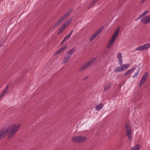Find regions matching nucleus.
Here are the masks:
<instances>
[{
	"label": "nucleus",
	"instance_id": "nucleus-1",
	"mask_svg": "<svg viewBox=\"0 0 150 150\" xmlns=\"http://www.w3.org/2000/svg\"><path fill=\"white\" fill-rule=\"evenodd\" d=\"M21 124L18 123H15L8 127L5 130L0 131V139L8 134V137L10 139L12 137L19 129Z\"/></svg>",
	"mask_w": 150,
	"mask_h": 150
},
{
	"label": "nucleus",
	"instance_id": "nucleus-2",
	"mask_svg": "<svg viewBox=\"0 0 150 150\" xmlns=\"http://www.w3.org/2000/svg\"><path fill=\"white\" fill-rule=\"evenodd\" d=\"M71 12L70 11H69L66 14L61 16L60 18L52 26L53 29H54L59 25L63 21L68 17L71 13Z\"/></svg>",
	"mask_w": 150,
	"mask_h": 150
},
{
	"label": "nucleus",
	"instance_id": "nucleus-3",
	"mask_svg": "<svg viewBox=\"0 0 150 150\" xmlns=\"http://www.w3.org/2000/svg\"><path fill=\"white\" fill-rule=\"evenodd\" d=\"M87 140V138L83 136H76L72 138L71 140L72 142L77 143H82Z\"/></svg>",
	"mask_w": 150,
	"mask_h": 150
},
{
	"label": "nucleus",
	"instance_id": "nucleus-4",
	"mask_svg": "<svg viewBox=\"0 0 150 150\" xmlns=\"http://www.w3.org/2000/svg\"><path fill=\"white\" fill-rule=\"evenodd\" d=\"M129 67V64H125L121 65L120 66L116 68L114 70L116 72H120L127 69Z\"/></svg>",
	"mask_w": 150,
	"mask_h": 150
},
{
	"label": "nucleus",
	"instance_id": "nucleus-5",
	"mask_svg": "<svg viewBox=\"0 0 150 150\" xmlns=\"http://www.w3.org/2000/svg\"><path fill=\"white\" fill-rule=\"evenodd\" d=\"M96 57H94L92 58L88 62L86 63L80 69V71H82L85 69L87 68L90 66L92 63L96 60Z\"/></svg>",
	"mask_w": 150,
	"mask_h": 150
},
{
	"label": "nucleus",
	"instance_id": "nucleus-6",
	"mask_svg": "<svg viewBox=\"0 0 150 150\" xmlns=\"http://www.w3.org/2000/svg\"><path fill=\"white\" fill-rule=\"evenodd\" d=\"M150 48V43L140 46L135 49V51L145 50Z\"/></svg>",
	"mask_w": 150,
	"mask_h": 150
},
{
	"label": "nucleus",
	"instance_id": "nucleus-7",
	"mask_svg": "<svg viewBox=\"0 0 150 150\" xmlns=\"http://www.w3.org/2000/svg\"><path fill=\"white\" fill-rule=\"evenodd\" d=\"M103 28V27L100 28L99 29L97 30L93 34L91 35L90 38V41L91 42L93 41L96 37L97 36L98 34L102 31Z\"/></svg>",
	"mask_w": 150,
	"mask_h": 150
},
{
	"label": "nucleus",
	"instance_id": "nucleus-8",
	"mask_svg": "<svg viewBox=\"0 0 150 150\" xmlns=\"http://www.w3.org/2000/svg\"><path fill=\"white\" fill-rule=\"evenodd\" d=\"M125 128L126 129V134L127 136L129 139L130 140L132 137V135L130 127L128 125L126 124L125 125Z\"/></svg>",
	"mask_w": 150,
	"mask_h": 150
},
{
	"label": "nucleus",
	"instance_id": "nucleus-9",
	"mask_svg": "<svg viewBox=\"0 0 150 150\" xmlns=\"http://www.w3.org/2000/svg\"><path fill=\"white\" fill-rule=\"evenodd\" d=\"M141 22L144 24H147L150 22V15L143 17L141 18Z\"/></svg>",
	"mask_w": 150,
	"mask_h": 150
},
{
	"label": "nucleus",
	"instance_id": "nucleus-10",
	"mask_svg": "<svg viewBox=\"0 0 150 150\" xmlns=\"http://www.w3.org/2000/svg\"><path fill=\"white\" fill-rule=\"evenodd\" d=\"M148 74L147 72H146L145 74L143 75L142 79L140 81L139 84L140 86H141L143 83H144L145 81L147 79V77L148 76Z\"/></svg>",
	"mask_w": 150,
	"mask_h": 150
},
{
	"label": "nucleus",
	"instance_id": "nucleus-11",
	"mask_svg": "<svg viewBox=\"0 0 150 150\" xmlns=\"http://www.w3.org/2000/svg\"><path fill=\"white\" fill-rule=\"evenodd\" d=\"M136 68L134 67H133L132 68L129 69V70L127 71L124 74V75L125 76H128L130 74L133 73V71L135 70Z\"/></svg>",
	"mask_w": 150,
	"mask_h": 150
},
{
	"label": "nucleus",
	"instance_id": "nucleus-12",
	"mask_svg": "<svg viewBox=\"0 0 150 150\" xmlns=\"http://www.w3.org/2000/svg\"><path fill=\"white\" fill-rule=\"evenodd\" d=\"M66 48V46H65L63 47H62L60 49L56 51L54 53V54L55 55H56L59 54L63 51H64Z\"/></svg>",
	"mask_w": 150,
	"mask_h": 150
},
{
	"label": "nucleus",
	"instance_id": "nucleus-13",
	"mask_svg": "<svg viewBox=\"0 0 150 150\" xmlns=\"http://www.w3.org/2000/svg\"><path fill=\"white\" fill-rule=\"evenodd\" d=\"M72 21V18L67 19L63 24L67 27L71 23Z\"/></svg>",
	"mask_w": 150,
	"mask_h": 150
},
{
	"label": "nucleus",
	"instance_id": "nucleus-14",
	"mask_svg": "<svg viewBox=\"0 0 150 150\" xmlns=\"http://www.w3.org/2000/svg\"><path fill=\"white\" fill-rule=\"evenodd\" d=\"M119 28H118L116 30L115 32L114 33L113 35L111 38L115 40L116 38L117 37L119 33Z\"/></svg>",
	"mask_w": 150,
	"mask_h": 150
},
{
	"label": "nucleus",
	"instance_id": "nucleus-15",
	"mask_svg": "<svg viewBox=\"0 0 150 150\" xmlns=\"http://www.w3.org/2000/svg\"><path fill=\"white\" fill-rule=\"evenodd\" d=\"M67 28V27L65 26L63 24L59 29V31L58 33V35L60 34L62 32Z\"/></svg>",
	"mask_w": 150,
	"mask_h": 150
},
{
	"label": "nucleus",
	"instance_id": "nucleus-16",
	"mask_svg": "<svg viewBox=\"0 0 150 150\" xmlns=\"http://www.w3.org/2000/svg\"><path fill=\"white\" fill-rule=\"evenodd\" d=\"M149 11L148 10H147L144 12L143 13L141 14L139 16V17L137 19L135 20V21H137L140 18H142L144 16L146 15L147 13L149 12Z\"/></svg>",
	"mask_w": 150,
	"mask_h": 150
},
{
	"label": "nucleus",
	"instance_id": "nucleus-17",
	"mask_svg": "<svg viewBox=\"0 0 150 150\" xmlns=\"http://www.w3.org/2000/svg\"><path fill=\"white\" fill-rule=\"evenodd\" d=\"M115 40L111 38V39L109 41L108 44L107 45V47L109 49L110 48L114 42Z\"/></svg>",
	"mask_w": 150,
	"mask_h": 150
},
{
	"label": "nucleus",
	"instance_id": "nucleus-18",
	"mask_svg": "<svg viewBox=\"0 0 150 150\" xmlns=\"http://www.w3.org/2000/svg\"><path fill=\"white\" fill-rule=\"evenodd\" d=\"M70 56L65 55L63 59V63L66 64L67 63L70 59Z\"/></svg>",
	"mask_w": 150,
	"mask_h": 150
},
{
	"label": "nucleus",
	"instance_id": "nucleus-19",
	"mask_svg": "<svg viewBox=\"0 0 150 150\" xmlns=\"http://www.w3.org/2000/svg\"><path fill=\"white\" fill-rule=\"evenodd\" d=\"M103 104H99L96 106V109L98 111L100 110L102 108Z\"/></svg>",
	"mask_w": 150,
	"mask_h": 150
},
{
	"label": "nucleus",
	"instance_id": "nucleus-20",
	"mask_svg": "<svg viewBox=\"0 0 150 150\" xmlns=\"http://www.w3.org/2000/svg\"><path fill=\"white\" fill-rule=\"evenodd\" d=\"M98 0H93L90 4L88 6V8L90 9L93 6L94 4Z\"/></svg>",
	"mask_w": 150,
	"mask_h": 150
},
{
	"label": "nucleus",
	"instance_id": "nucleus-21",
	"mask_svg": "<svg viewBox=\"0 0 150 150\" xmlns=\"http://www.w3.org/2000/svg\"><path fill=\"white\" fill-rule=\"evenodd\" d=\"M140 148L139 144H137L134 146L132 147L130 150H139Z\"/></svg>",
	"mask_w": 150,
	"mask_h": 150
},
{
	"label": "nucleus",
	"instance_id": "nucleus-22",
	"mask_svg": "<svg viewBox=\"0 0 150 150\" xmlns=\"http://www.w3.org/2000/svg\"><path fill=\"white\" fill-rule=\"evenodd\" d=\"M74 51V50L73 49H71L70 50L67 52V54H68V56H70V57H71V56L73 54Z\"/></svg>",
	"mask_w": 150,
	"mask_h": 150
},
{
	"label": "nucleus",
	"instance_id": "nucleus-23",
	"mask_svg": "<svg viewBox=\"0 0 150 150\" xmlns=\"http://www.w3.org/2000/svg\"><path fill=\"white\" fill-rule=\"evenodd\" d=\"M7 92V88H6L4 90L3 93L0 95V98H1L3 96H4L5 95V94Z\"/></svg>",
	"mask_w": 150,
	"mask_h": 150
},
{
	"label": "nucleus",
	"instance_id": "nucleus-24",
	"mask_svg": "<svg viewBox=\"0 0 150 150\" xmlns=\"http://www.w3.org/2000/svg\"><path fill=\"white\" fill-rule=\"evenodd\" d=\"M70 37L71 36L70 35H67L66 36L64 39L63 41H65L66 42L70 38Z\"/></svg>",
	"mask_w": 150,
	"mask_h": 150
},
{
	"label": "nucleus",
	"instance_id": "nucleus-25",
	"mask_svg": "<svg viewBox=\"0 0 150 150\" xmlns=\"http://www.w3.org/2000/svg\"><path fill=\"white\" fill-rule=\"evenodd\" d=\"M139 73V71L138 70L137 71V72L135 73L132 76V78H135L138 75Z\"/></svg>",
	"mask_w": 150,
	"mask_h": 150
},
{
	"label": "nucleus",
	"instance_id": "nucleus-26",
	"mask_svg": "<svg viewBox=\"0 0 150 150\" xmlns=\"http://www.w3.org/2000/svg\"><path fill=\"white\" fill-rule=\"evenodd\" d=\"M111 87L110 84H108L104 88V90L105 91H107L108 89H109Z\"/></svg>",
	"mask_w": 150,
	"mask_h": 150
},
{
	"label": "nucleus",
	"instance_id": "nucleus-27",
	"mask_svg": "<svg viewBox=\"0 0 150 150\" xmlns=\"http://www.w3.org/2000/svg\"><path fill=\"white\" fill-rule=\"evenodd\" d=\"M119 64L120 65H122V58L118 59Z\"/></svg>",
	"mask_w": 150,
	"mask_h": 150
},
{
	"label": "nucleus",
	"instance_id": "nucleus-28",
	"mask_svg": "<svg viewBox=\"0 0 150 150\" xmlns=\"http://www.w3.org/2000/svg\"><path fill=\"white\" fill-rule=\"evenodd\" d=\"M117 57L118 59L122 58L121 54L120 53H118L117 54Z\"/></svg>",
	"mask_w": 150,
	"mask_h": 150
},
{
	"label": "nucleus",
	"instance_id": "nucleus-29",
	"mask_svg": "<svg viewBox=\"0 0 150 150\" xmlns=\"http://www.w3.org/2000/svg\"><path fill=\"white\" fill-rule=\"evenodd\" d=\"M73 32H74L73 30H72L69 35H70L71 36V35H72V34Z\"/></svg>",
	"mask_w": 150,
	"mask_h": 150
},
{
	"label": "nucleus",
	"instance_id": "nucleus-30",
	"mask_svg": "<svg viewBox=\"0 0 150 150\" xmlns=\"http://www.w3.org/2000/svg\"><path fill=\"white\" fill-rule=\"evenodd\" d=\"M146 0H142L141 2L142 3H143L145 1H146Z\"/></svg>",
	"mask_w": 150,
	"mask_h": 150
},
{
	"label": "nucleus",
	"instance_id": "nucleus-31",
	"mask_svg": "<svg viewBox=\"0 0 150 150\" xmlns=\"http://www.w3.org/2000/svg\"><path fill=\"white\" fill-rule=\"evenodd\" d=\"M65 42V41H63V40H62V41L61 42V44H62V43H64V42Z\"/></svg>",
	"mask_w": 150,
	"mask_h": 150
}]
</instances>
